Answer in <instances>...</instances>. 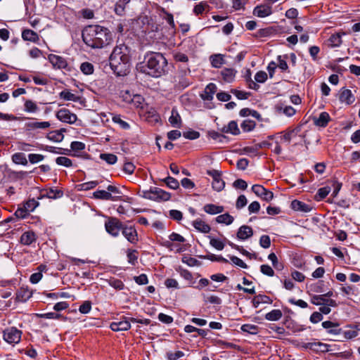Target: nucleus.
Wrapping results in <instances>:
<instances>
[{
  "instance_id": "obj_1",
  "label": "nucleus",
  "mask_w": 360,
  "mask_h": 360,
  "mask_svg": "<svg viewBox=\"0 0 360 360\" xmlns=\"http://www.w3.org/2000/svg\"><path fill=\"white\" fill-rule=\"evenodd\" d=\"M84 43L92 49H101L108 45L112 41L110 31L98 25L85 27L82 32Z\"/></svg>"
},
{
  "instance_id": "obj_2",
  "label": "nucleus",
  "mask_w": 360,
  "mask_h": 360,
  "mask_svg": "<svg viewBox=\"0 0 360 360\" xmlns=\"http://www.w3.org/2000/svg\"><path fill=\"white\" fill-rule=\"evenodd\" d=\"M167 60L162 53L148 51L144 55L143 61L140 63L137 68L140 72L153 77H159L166 72Z\"/></svg>"
},
{
  "instance_id": "obj_3",
  "label": "nucleus",
  "mask_w": 360,
  "mask_h": 360,
  "mask_svg": "<svg viewBox=\"0 0 360 360\" xmlns=\"http://www.w3.org/2000/svg\"><path fill=\"white\" fill-rule=\"evenodd\" d=\"M109 61L115 75H127L130 66V49L124 44L116 46L110 56Z\"/></svg>"
},
{
  "instance_id": "obj_4",
  "label": "nucleus",
  "mask_w": 360,
  "mask_h": 360,
  "mask_svg": "<svg viewBox=\"0 0 360 360\" xmlns=\"http://www.w3.org/2000/svg\"><path fill=\"white\" fill-rule=\"evenodd\" d=\"M143 198L154 201H167L171 198V194L160 188L153 187L150 190L142 191L141 195Z\"/></svg>"
},
{
  "instance_id": "obj_5",
  "label": "nucleus",
  "mask_w": 360,
  "mask_h": 360,
  "mask_svg": "<svg viewBox=\"0 0 360 360\" xmlns=\"http://www.w3.org/2000/svg\"><path fill=\"white\" fill-rule=\"evenodd\" d=\"M120 219L116 217H108L105 222V229L108 233L113 237H117L124 226Z\"/></svg>"
},
{
  "instance_id": "obj_6",
  "label": "nucleus",
  "mask_w": 360,
  "mask_h": 360,
  "mask_svg": "<svg viewBox=\"0 0 360 360\" xmlns=\"http://www.w3.org/2000/svg\"><path fill=\"white\" fill-rule=\"evenodd\" d=\"M22 331L15 327H11L3 331V339L9 344H18L20 342Z\"/></svg>"
},
{
  "instance_id": "obj_7",
  "label": "nucleus",
  "mask_w": 360,
  "mask_h": 360,
  "mask_svg": "<svg viewBox=\"0 0 360 360\" xmlns=\"http://www.w3.org/2000/svg\"><path fill=\"white\" fill-rule=\"evenodd\" d=\"M123 236L131 244H136L139 242V236L134 226L124 224L122 229Z\"/></svg>"
},
{
  "instance_id": "obj_8",
  "label": "nucleus",
  "mask_w": 360,
  "mask_h": 360,
  "mask_svg": "<svg viewBox=\"0 0 360 360\" xmlns=\"http://www.w3.org/2000/svg\"><path fill=\"white\" fill-rule=\"evenodd\" d=\"M302 348L310 349L315 352H328L330 351L329 345L321 342H306L301 345Z\"/></svg>"
},
{
  "instance_id": "obj_9",
  "label": "nucleus",
  "mask_w": 360,
  "mask_h": 360,
  "mask_svg": "<svg viewBox=\"0 0 360 360\" xmlns=\"http://www.w3.org/2000/svg\"><path fill=\"white\" fill-rule=\"evenodd\" d=\"M252 191L258 197H260L266 202L271 201L274 198L273 192L266 189L263 186L255 184L252 186Z\"/></svg>"
},
{
  "instance_id": "obj_10",
  "label": "nucleus",
  "mask_w": 360,
  "mask_h": 360,
  "mask_svg": "<svg viewBox=\"0 0 360 360\" xmlns=\"http://www.w3.org/2000/svg\"><path fill=\"white\" fill-rule=\"evenodd\" d=\"M56 117L61 122L68 123V124H74L77 120V117L75 114L72 113L70 110L66 108H63L59 110L56 112Z\"/></svg>"
},
{
  "instance_id": "obj_11",
  "label": "nucleus",
  "mask_w": 360,
  "mask_h": 360,
  "mask_svg": "<svg viewBox=\"0 0 360 360\" xmlns=\"http://www.w3.org/2000/svg\"><path fill=\"white\" fill-rule=\"evenodd\" d=\"M253 14L259 18H265L272 14V7L268 3L264 2L255 7Z\"/></svg>"
},
{
  "instance_id": "obj_12",
  "label": "nucleus",
  "mask_w": 360,
  "mask_h": 360,
  "mask_svg": "<svg viewBox=\"0 0 360 360\" xmlns=\"http://www.w3.org/2000/svg\"><path fill=\"white\" fill-rule=\"evenodd\" d=\"M110 328L113 331L128 330L131 328V323L127 317H122L119 321L112 322Z\"/></svg>"
},
{
  "instance_id": "obj_13",
  "label": "nucleus",
  "mask_w": 360,
  "mask_h": 360,
  "mask_svg": "<svg viewBox=\"0 0 360 360\" xmlns=\"http://www.w3.org/2000/svg\"><path fill=\"white\" fill-rule=\"evenodd\" d=\"M32 296V291L27 287L20 288L15 293V302H25Z\"/></svg>"
},
{
  "instance_id": "obj_14",
  "label": "nucleus",
  "mask_w": 360,
  "mask_h": 360,
  "mask_svg": "<svg viewBox=\"0 0 360 360\" xmlns=\"http://www.w3.org/2000/svg\"><path fill=\"white\" fill-rule=\"evenodd\" d=\"M48 59L54 68L65 69L68 67V62L62 56L55 54H49Z\"/></svg>"
},
{
  "instance_id": "obj_15",
  "label": "nucleus",
  "mask_w": 360,
  "mask_h": 360,
  "mask_svg": "<svg viewBox=\"0 0 360 360\" xmlns=\"http://www.w3.org/2000/svg\"><path fill=\"white\" fill-rule=\"evenodd\" d=\"M93 196L96 199L103 200H121V196H113L110 193L104 190H98L93 193Z\"/></svg>"
},
{
  "instance_id": "obj_16",
  "label": "nucleus",
  "mask_w": 360,
  "mask_h": 360,
  "mask_svg": "<svg viewBox=\"0 0 360 360\" xmlns=\"http://www.w3.org/2000/svg\"><path fill=\"white\" fill-rule=\"evenodd\" d=\"M217 87L215 84H208L204 91L200 94V97L203 101H210L213 99V96L216 93Z\"/></svg>"
},
{
  "instance_id": "obj_17",
  "label": "nucleus",
  "mask_w": 360,
  "mask_h": 360,
  "mask_svg": "<svg viewBox=\"0 0 360 360\" xmlns=\"http://www.w3.org/2000/svg\"><path fill=\"white\" fill-rule=\"evenodd\" d=\"M339 100L340 102L345 103L347 105H351L354 102L355 97L351 90L343 88L340 90Z\"/></svg>"
},
{
  "instance_id": "obj_18",
  "label": "nucleus",
  "mask_w": 360,
  "mask_h": 360,
  "mask_svg": "<svg viewBox=\"0 0 360 360\" xmlns=\"http://www.w3.org/2000/svg\"><path fill=\"white\" fill-rule=\"evenodd\" d=\"M37 239V236L35 233L32 231H28L22 234L20 242L24 245H30L33 243H35Z\"/></svg>"
},
{
  "instance_id": "obj_19",
  "label": "nucleus",
  "mask_w": 360,
  "mask_h": 360,
  "mask_svg": "<svg viewBox=\"0 0 360 360\" xmlns=\"http://www.w3.org/2000/svg\"><path fill=\"white\" fill-rule=\"evenodd\" d=\"M237 71L234 68H224L221 72L220 75L224 82L226 83H231L235 80L236 75Z\"/></svg>"
},
{
  "instance_id": "obj_20",
  "label": "nucleus",
  "mask_w": 360,
  "mask_h": 360,
  "mask_svg": "<svg viewBox=\"0 0 360 360\" xmlns=\"http://www.w3.org/2000/svg\"><path fill=\"white\" fill-rule=\"evenodd\" d=\"M131 0H117L114 6V12L119 16H124L126 8Z\"/></svg>"
},
{
  "instance_id": "obj_21",
  "label": "nucleus",
  "mask_w": 360,
  "mask_h": 360,
  "mask_svg": "<svg viewBox=\"0 0 360 360\" xmlns=\"http://www.w3.org/2000/svg\"><path fill=\"white\" fill-rule=\"evenodd\" d=\"M313 120L316 126L324 128L330 121V117L327 112H322L319 117H314Z\"/></svg>"
},
{
  "instance_id": "obj_22",
  "label": "nucleus",
  "mask_w": 360,
  "mask_h": 360,
  "mask_svg": "<svg viewBox=\"0 0 360 360\" xmlns=\"http://www.w3.org/2000/svg\"><path fill=\"white\" fill-rule=\"evenodd\" d=\"M290 207L295 211L302 212H309L311 210V207L304 202L298 200H294L291 202Z\"/></svg>"
},
{
  "instance_id": "obj_23",
  "label": "nucleus",
  "mask_w": 360,
  "mask_h": 360,
  "mask_svg": "<svg viewBox=\"0 0 360 360\" xmlns=\"http://www.w3.org/2000/svg\"><path fill=\"white\" fill-rule=\"evenodd\" d=\"M252 235V229L250 226L246 225L240 226L237 232V238L242 240H245L250 238Z\"/></svg>"
},
{
  "instance_id": "obj_24",
  "label": "nucleus",
  "mask_w": 360,
  "mask_h": 360,
  "mask_svg": "<svg viewBox=\"0 0 360 360\" xmlns=\"http://www.w3.org/2000/svg\"><path fill=\"white\" fill-rule=\"evenodd\" d=\"M193 226L199 232L202 233H208L211 227L201 219H197L192 222Z\"/></svg>"
},
{
  "instance_id": "obj_25",
  "label": "nucleus",
  "mask_w": 360,
  "mask_h": 360,
  "mask_svg": "<svg viewBox=\"0 0 360 360\" xmlns=\"http://www.w3.org/2000/svg\"><path fill=\"white\" fill-rule=\"evenodd\" d=\"M273 300L270 297L262 294L255 295L252 300L255 308H257L260 304H271Z\"/></svg>"
},
{
  "instance_id": "obj_26",
  "label": "nucleus",
  "mask_w": 360,
  "mask_h": 360,
  "mask_svg": "<svg viewBox=\"0 0 360 360\" xmlns=\"http://www.w3.org/2000/svg\"><path fill=\"white\" fill-rule=\"evenodd\" d=\"M211 65L214 68H220L224 63V56L221 53L212 54L210 56Z\"/></svg>"
},
{
  "instance_id": "obj_27",
  "label": "nucleus",
  "mask_w": 360,
  "mask_h": 360,
  "mask_svg": "<svg viewBox=\"0 0 360 360\" xmlns=\"http://www.w3.org/2000/svg\"><path fill=\"white\" fill-rule=\"evenodd\" d=\"M222 133L231 134L233 135H238L240 134V129L238 127V124L236 121H231L227 126H224L221 129Z\"/></svg>"
},
{
  "instance_id": "obj_28",
  "label": "nucleus",
  "mask_w": 360,
  "mask_h": 360,
  "mask_svg": "<svg viewBox=\"0 0 360 360\" xmlns=\"http://www.w3.org/2000/svg\"><path fill=\"white\" fill-rule=\"evenodd\" d=\"M47 267L44 264H40L37 267V272L32 274L30 277V283L33 284H36L39 282V281L41 279L43 275V271H46Z\"/></svg>"
},
{
  "instance_id": "obj_29",
  "label": "nucleus",
  "mask_w": 360,
  "mask_h": 360,
  "mask_svg": "<svg viewBox=\"0 0 360 360\" xmlns=\"http://www.w3.org/2000/svg\"><path fill=\"white\" fill-rule=\"evenodd\" d=\"M122 96L125 101L132 103L136 107H139L144 100L143 98L139 94H135L132 98H131V95L129 94V91H126L125 95H123Z\"/></svg>"
},
{
  "instance_id": "obj_30",
  "label": "nucleus",
  "mask_w": 360,
  "mask_h": 360,
  "mask_svg": "<svg viewBox=\"0 0 360 360\" xmlns=\"http://www.w3.org/2000/svg\"><path fill=\"white\" fill-rule=\"evenodd\" d=\"M203 210L209 214H217L223 212L224 207L214 204H206L203 207Z\"/></svg>"
},
{
  "instance_id": "obj_31",
  "label": "nucleus",
  "mask_w": 360,
  "mask_h": 360,
  "mask_svg": "<svg viewBox=\"0 0 360 360\" xmlns=\"http://www.w3.org/2000/svg\"><path fill=\"white\" fill-rule=\"evenodd\" d=\"M51 126L49 122H32L26 123L25 127L29 130H34L38 129H45Z\"/></svg>"
},
{
  "instance_id": "obj_32",
  "label": "nucleus",
  "mask_w": 360,
  "mask_h": 360,
  "mask_svg": "<svg viewBox=\"0 0 360 360\" xmlns=\"http://www.w3.org/2000/svg\"><path fill=\"white\" fill-rule=\"evenodd\" d=\"M169 122L174 127L179 128L181 126V119L176 108H172V115L169 118Z\"/></svg>"
},
{
  "instance_id": "obj_33",
  "label": "nucleus",
  "mask_w": 360,
  "mask_h": 360,
  "mask_svg": "<svg viewBox=\"0 0 360 360\" xmlns=\"http://www.w3.org/2000/svg\"><path fill=\"white\" fill-rule=\"evenodd\" d=\"M59 97L64 101H71L78 102L80 101L81 97L72 94L68 89H65L60 92Z\"/></svg>"
},
{
  "instance_id": "obj_34",
  "label": "nucleus",
  "mask_w": 360,
  "mask_h": 360,
  "mask_svg": "<svg viewBox=\"0 0 360 360\" xmlns=\"http://www.w3.org/2000/svg\"><path fill=\"white\" fill-rule=\"evenodd\" d=\"M342 34L340 33H336L332 34L328 40V45L331 48L339 47L342 44Z\"/></svg>"
},
{
  "instance_id": "obj_35",
  "label": "nucleus",
  "mask_w": 360,
  "mask_h": 360,
  "mask_svg": "<svg viewBox=\"0 0 360 360\" xmlns=\"http://www.w3.org/2000/svg\"><path fill=\"white\" fill-rule=\"evenodd\" d=\"M22 38L25 41H30L32 42H36L39 40V36L37 32L32 30H25L22 32Z\"/></svg>"
},
{
  "instance_id": "obj_36",
  "label": "nucleus",
  "mask_w": 360,
  "mask_h": 360,
  "mask_svg": "<svg viewBox=\"0 0 360 360\" xmlns=\"http://www.w3.org/2000/svg\"><path fill=\"white\" fill-rule=\"evenodd\" d=\"M12 161L16 165H27L28 162L23 153H15L11 156Z\"/></svg>"
},
{
  "instance_id": "obj_37",
  "label": "nucleus",
  "mask_w": 360,
  "mask_h": 360,
  "mask_svg": "<svg viewBox=\"0 0 360 360\" xmlns=\"http://www.w3.org/2000/svg\"><path fill=\"white\" fill-rule=\"evenodd\" d=\"M216 221L219 224H224L226 225H230L233 223L234 218L229 213L220 214L215 219Z\"/></svg>"
},
{
  "instance_id": "obj_38",
  "label": "nucleus",
  "mask_w": 360,
  "mask_h": 360,
  "mask_svg": "<svg viewBox=\"0 0 360 360\" xmlns=\"http://www.w3.org/2000/svg\"><path fill=\"white\" fill-rule=\"evenodd\" d=\"M283 314L280 309H273L266 314L265 319L268 321H276L281 319Z\"/></svg>"
},
{
  "instance_id": "obj_39",
  "label": "nucleus",
  "mask_w": 360,
  "mask_h": 360,
  "mask_svg": "<svg viewBox=\"0 0 360 360\" xmlns=\"http://www.w3.org/2000/svg\"><path fill=\"white\" fill-rule=\"evenodd\" d=\"M307 287L311 292H316V293L323 292L324 291V290H323L324 281L322 280H319L315 283L307 285Z\"/></svg>"
},
{
  "instance_id": "obj_40",
  "label": "nucleus",
  "mask_w": 360,
  "mask_h": 360,
  "mask_svg": "<svg viewBox=\"0 0 360 360\" xmlns=\"http://www.w3.org/2000/svg\"><path fill=\"white\" fill-rule=\"evenodd\" d=\"M288 58V56L287 54L283 56H278L277 57V66L278 67L279 69H281L282 72H289L288 65L286 63V59Z\"/></svg>"
},
{
  "instance_id": "obj_41",
  "label": "nucleus",
  "mask_w": 360,
  "mask_h": 360,
  "mask_svg": "<svg viewBox=\"0 0 360 360\" xmlns=\"http://www.w3.org/2000/svg\"><path fill=\"white\" fill-rule=\"evenodd\" d=\"M330 190V187L329 186L320 188L317 191L316 194L315 195V200L317 201L323 200L329 194Z\"/></svg>"
},
{
  "instance_id": "obj_42",
  "label": "nucleus",
  "mask_w": 360,
  "mask_h": 360,
  "mask_svg": "<svg viewBox=\"0 0 360 360\" xmlns=\"http://www.w3.org/2000/svg\"><path fill=\"white\" fill-rule=\"evenodd\" d=\"M240 330L251 335H256L259 332V327L253 324H243L240 327Z\"/></svg>"
},
{
  "instance_id": "obj_43",
  "label": "nucleus",
  "mask_w": 360,
  "mask_h": 360,
  "mask_svg": "<svg viewBox=\"0 0 360 360\" xmlns=\"http://www.w3.org/2000/svg\"><path fill=\"white\" fill-rule=\"evenodd\" d=\"M24 110L27 112L34 113L39 110V107L32 100H26L24 103Z\"/></svg>"
},
{
  "instance_id": "obj_44",
  "label": "nucleus",
  "mask_w": 360,
  "mask_h": 360,
  "mask_svg": "<svg viewBox=\"0 0 360 360\" xmlns=\"http://www.w3.org/2000/svg\"><path fill=\"white\" fill-rule=\"evenodd\" d=\"M210 245L217 250H222L225 247V243L218 238L209 236Z\"/></svg>"
},
{
  "instance_id": "obj_45",
  "label": "nucleus",
  "mask_w": 360,
  "mask_h": 360,
  "mask_svg": "<svg viewBox=\"0 0 360 360\" xmlns=\"http://www.w3.org/2000/svg\"><path fill=\"white\" fill-rule=\"evenodd\" d=\"M44 195L51 199H58L63 195V191L60 189L51 188L46 191V193Z\"/></svg>"
},
{
  "instance_id": "obj_46",
  "label": "nucleus",
  "mask_w": 360,
  "mask_h": 360,
  "mask_svg": "<svg viewBox=\"0 0 360 360\" xmlns=\"http://www.w3.org/2000/svg\"><path fill=\"white\" fill-rule=\"evenodd\" d=\"M107 282L109 285L114 288L115 290H121L124 288V284L123 282L121 280L114 277L110 278L108 280H107Z\"/></svg>"
},
{
  "instance_id": "obj_47",
  "label": "nucleus",
  "mask_w": 360,
  "mask_h": 360,
  "mask_svg": "<svg viewBox=\"0 0 360 360\" xmlns=\"http://www.w3.org/2000/svg\"><path fill=\"white\" fill-rule=\"evenodd\" d=\"M46 138L49 140L54 141V142H60L63 141V139L64 138V135H63V134L60 133V131H57L56 130V131H52L49 132L47 134Z\"/></svg>"
},
{
  "instance_id": "obj_48",
  "label": "nucleus",
  "mask_w": 360,
  "mask_h": 360,
  "mask_svg": "<svg viewBox=\"0 0 360 360\" xmlns=\"http://www.w3.org/2000/svg\"><path fill=\"white\" fill-rule=\"evenodd\" d=\"M100 158L105 161L109 165H113L117 160V157L112 153H101Z\"/></svg>"
},
{
  "instance_id": "obj_49",
  "label": "nucleus",
  "mask_w": 360,
  "mask_h": 360,
  "mask_svg": "<svg viewBox=\"0 0 360 360\" xmlns=\"http://www.w3.org/2000/svg\"><path fill=\"white\" fill-rule=\"evenodd\" d=\"M268 259L271 261L273 266L278 270L281 271L283 269V264L282 263L278 262L277 256L274 252H271L269 255Z\"/></svg>"
},
{
  "instance_id": "obj_50",
  "label": "nucleus",
  "mask_w": 360,
  "mask_h": 360,
  "mask_svg": "<svg viewBox=\"0 0 360 360\" xmlns=\"http://www.w3.org/2000/svg\"><path fill=\"white\" fill-rule=\"evenodd\" d=\"M230 92L236 96V97L239 100H245L249 98L250 96V92H245L243 91H240L236 89H231Z\"/></svg>"
},
{
  "instance_id": "obj_51",
  "label": "nucleus",
  "mask_w": 360,
  "mask_h": 360,
  "mask_svg": "<svg viewBox=\"0 0 360 360\" xmlns=\"http://www.w3.org/2000/svg\"><path fill=\"white\" fill-rule=\"evenodd\" d=\"M138 252L136 250H128L127 257L128 262L132 265H135L137 263L138 259Z\"/></svg>"
},
{
  "instance_id": "obj_52",
  "label": "nucleus",
  "mask_w": 360,
  "mask_h": 360,
  "mask_svg": "<svg viewBox=\"0 0 360 360\" xmlns=\"http://www.w3.org/2000/svg\"><path fill=\"white\" fill-rule=\"evenodd\" d=\"M212 185L214 191L219 192L224 189L225 186V182L222 180L221 176L217 179L214 177V179L212 181Z\"/></svg>"
},
{
  "instance_id": "obj_53",
  "label": "nucleus",
  "mask_w": 360,
  "mask_h": 360,
  "mask_svg": "<svg viewBox=\"0 0 360 360\" xmlns=\"http://www.w3.org/2000/svg\"><path fill=\"white\" fill-rule=\"evenodd\" d=\"M255 126H256L255 122L253 120H244L240 125L242 129L246 132L250 131L252 129H254Z\"/></svg>"
},
{
  "instance_id": "obj_54",
  "label": "nucleus",
  "mask_w": 360,
  "mask_h": 360,
  "mask_svg": "<svg viewBox=\"0 0 360 360\" xmlns=\"http://www.w3.org/2000/svg\"><path fill=\"white\" fill-rule=\"evenodd\" d=\"M162 181L166 184V185L169 188H170L172 189H176L179 186V181L176 179H174L172 176H167L165 179H164Z\"/></svg>"
},
{
  "instance_id": "obj_55",
  "label": "nucleus",
  "mask_w": 360,
  "mask_h": 360,
  "mask_svg": "<svg viewBox=\"0 0 360 360\" xmlns=\"http://www.w3.org/2000/svg\"><path fill=\"white\" fill-rule=\"evenodd\" d=\"M56 162L58 165H62L66 167H70L72 166V161L70 158L64 156L58 157L56 159Z\"/></svg>"
},
{
  "instance_id": "obj_56",
  "label": "nucleus",
  "mask_w": 360,
  "mask_h": 360,
  "mask_svg": "<svg viewBox=\"0 0 360 360\" xmlns=\"http://www.w3.org/2000/svg\"><path fill=\"white\" fill-rule=\"evenodd\" d=\"M80 70L85 75H91L94 72V65L91 63L84 62L81 64Z\"/></svg>"
},
{
  "instance_id": "obj_57",
  "label": "nucleus",
  "mask_w": 360,
  "mask_h": 360,
  "mask_svg": "<svg viewBox=\"0 0 360 360\" xmlns=\"http://www.w3.org/2000/svg\"><path fill=\"white\" fill-rule=\"evenodd\" d=\"M98 184V182L97 181H91L81 184L78 186L79 187V190L80 191H89L94 188Z\"/></svg>"
},
{
  "instance_id": "obj_58",
  "label": "nucleus",
  "mask_w": 360,
  "mask_h": 360,
  "mask_svg": "<svg viewBox=\"0 0 360 360\" xmlns=\"http://www.w3.org/2000/svg\"><path fill=\"white\" fill-rule=\"evenodd\" d=\"M209 136L212 138L213 140H215L218 142L223 143L224 140L227 138L225 135H223L221 133H219L215 131H209Z\"/></svg>"
},
{
  "instance_id": "obj_59",
  "label": "nucleus",
  "mask_w": 360,
  "mask_h": 360,
  "mask_svg": "<svg viewBox=\"0 0 360 360\" xmlns=\"http://www.w3.org/2000/svg\"><path fill=\"white\" fill-rule=\"evenodd\" d=\"M91 309V302L89 300L84 301L79 307V311L81 314H86Z\"/></svg>"
},
{
  "instance_id": "obj_60",
  "label": "nucleus",
  "mask_w": 360,
  "mask_h": 360,
  "mask_svg": "<svg viewBox=\"0 0 360 360\" xmlns=\"http://www.w3.org/2000/svg\"><path fill=\"white\" fill-rule=\"evenodd\" d=\"M205 259H209L212 262H219L223 263H228L229 261L221 255H216L214 254H209L204 257Z\"/></svg>"
},
{
  "instance_id": "obj_61",
  "label": "nucleus",
  "mask_w": 360,
  "mask_h": 360,
  "mask_svg": "<svg viewBox=\"0 0 360 360\" xmlns=\"http://www.w3.org/2000/svg\"><path fill=\"white\" fill-rule=\"evenodd\" d=\"M112 121L115 123L118 124L123 129H129L130 127L129 124L127 122L124 121L120 115H115L112 117Z\"/></svg>"
},
{
  "instance_id": "obj_62",
  "label": "nucleus",
  "mask_w": 360,
  "mask_h": 360,
  "mask_svg": "<svg viewBox=\"0 0 360 360\" xmlns=\"http://www.w3.org/2000/svg\"><path fill=\"white\" fill-rule=\"evenodd\" d=\"M184 356V353L181 351H176V352H167L166 353V358L167 360H177Z\"/></svg>"
},
{
  "instance_id": "obj_63",
  "label": "nucleus",
  "mask_w": 360,
  "mask_h": 360,
  "mask_svg": "<svg viewBox=\"0 0 360 360\" xmlns=\"http://www.w3.org/2000/svg\"><path fill=\"white\" fill-rule=\"evenodd\" d=\"M44 159V155L41 154L30 153L28 155V160L31 164H36Z\"/></svg>"
},
{
  "instance_id": "obj_64",
  "label": "nucleus",
  "mask_w": 360,
  "mask_h": 360,
  "mask_svg": "<svg viewBox=\"0 0 360 360\" xmlns=\"http://www.w3.org/2000/svg\"><path fill=\"white\" fill-rule=\"evenodd\" d=\"M248 203V200L246 197L244 195H240L238 196L236 202V207L238 210H240L243 207H244Z\"/></svg>"
}]
</instances>
